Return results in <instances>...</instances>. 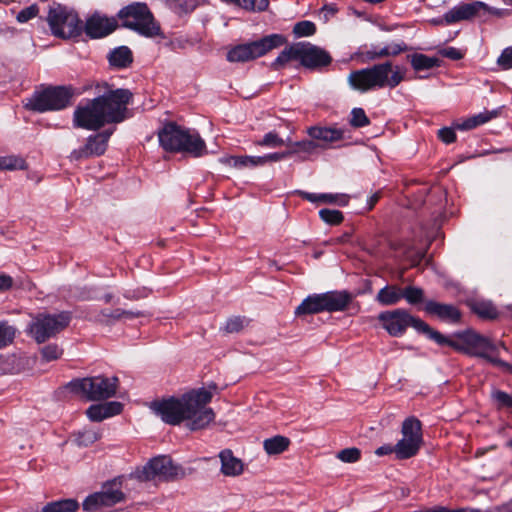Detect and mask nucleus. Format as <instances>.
<instances>
[{
	"label": "nucleus",
	"instance_id": "2eb2a0df",
	"mask_svg": "<svg viewBox=\"0 0 512 512\" xmlns=\"http://www.w3.org/2000/svg\"><path fill=\"white\" fill-rule=\"evenodd\" d=\"M481 12L490 13L498 17H503L509 14L505 9H498L490 7L488 4L482 1H475L471 3H463L449 10L445 15L444 19L446 23L451 24L462 20H469Z\"/></svg>",
	"mask_w": 512,
	"mask_h": 512
},
{
	"label": "nucleus",
	"instance_id": "c9c22d12",
	"mask_svg": "<svg viewBox=\"0 0 512 512\" xmlns=\"http://www.w3.org/2000/svg\"><path fill=\"white\" fill-rule=\"evenodd\" d=\"M424 290L416 286H406L402 288V298H404L408 304L417 305L425 301Z\"/></svg>",
	"mask_w": 512,
	"mask_h": 512
},
{
	"label": "nucleus",
	"instance_id": "c756f323",
	"mask_svg": "<svg viewBox=\"0 0 512 512\" xmlns=\"http://www.w3.org/2000/svg\"><path fill=\"white\" fill-rule=\"evenodd\" d=\"M109 62L115 67H126L132 62V53L129 48L122 46L114 49L109 54Z\"/></svg>",
	"mask_w": 512,
	"mask_h": 512
},
{
	"label": "nucleus",
	"instance_id": "4d7b16f0",
	"mask_svg": "<svg viewBox=\"0 0 512 512\" xmlns=\"http://www.w3.org/2000/svg\"><path fill=\"white\" fill-rule=\"evenodd\" d=\"M143 313L141 312H133V311H128V310H123V309H119L117 308L116 309V318H121V319H133V318H136V317H140L142 316Z\"/></svg>",
	"mask_w": 512,
	"mask_h": 512
},
{
	"label": "nucleus",
	"instance_id": "bf43d9fd",
	"mask_svg": "<svg viewBox=\"0 0 512 512\" xmlns=\"http://www.w3.org/2000/svg\"><path fill=\"white\" fill-rule=\"evenodd\" d=\"M298 194L307 201H310L312 203H320V194L308 193L305 191H299Z\"/></svg>",
	"mask_w": 512,
	"mask_h": 512
},
{
	"label": "nucleus",
	"instance_id": "20e7f679",
	"mask_svg": "<svg viewBox=\"0 0 512 512\" xmlns=\"http://www.w3.org/2000/svg\"><path fill=\"white\" fill-rule=\"evenodd\" d=\"M442 338L443 340H439L436 343L450 346L456 351L484 358L499 367L504 365V361L497 357L498 345L493 343L489 338L483 337L473 331L468 330L456 333L452 337H446L442 334Z\"/></svg>",
	"mask_w": 512,
	"mask_h": 512
},
{
	"label": "nucleus",
	"instance_id": "a18cd8bd",
	"mask_svg": "<svg viewBox=\"0 0 512 512\" xmlns=\"http://www.w3.org/2000/svg\"><path fill=\"white\" fill-rule=\"evenodd\" d=\"M315 24L310 21H301L295 24L293 32L298 37L311 36L315 33Z\"/></svg>",
	"mask_w": 512,
	"mask_h": 512
},
{
	"label": "nucleus",
	"instance_id": "0eeeda50",
	"mask_svg": "<svg viewBox=\"0 0 512 512\" xmlns=\"http://www.w3.org/2000/svg\"><path fill=\"white\" fill-rule=\"evenodd\" d=\"M46 21L51 34L63 40L76 38L83 31V22L78 13L74 9L60 4L49 8Z\"/></svg>",
	"mask_w": 512,
	"mask_h": 512
},
{
	"label": "nucleus",
	"instance_id": "37998d69",
	"mask_svg": "<svg viewBox=\"0 0 512 512\" xmlns=\"http://www.w3.org/2000/svg\"><path fill=\"white\" fill-rule=\"evenodd\" d=\"M285 141L279 137L276 132H269L264 135L263 139L256 142L258 146L276 148L285 145Z\"/></svg>",
	"mask_w": 512,
	"mask_h": 512
},
{
	"label": "nucleus",
	"instance_id": "13d9d810",
	"mask_svg": "<svg viewBox=\"0 0 512 512\" xmlns=\"http://www.w3.org/2000/svg\"><path fill=\"white\" fill-rule=\"evenodd\" d=\"M443 56L453 59V60H459L462 58V53L453 47H449L446 49L441 50L440 52Z\"/></svg>",
	"mask_w": 512,
	"mask_h": 512
},
{
	"label": "nucleus",
	"instance_id": "aec40b11",
	"mask_svg": "<svg viewBox=\"0 0 512 512\" xmlns=\"http://www.w3.org/2000/svg\"><path fill=\"white\" fill-rule=\"evenodd\" d=\"M318 297L322 307V312L343 311L352 300L351 294L347 291H329L318 294Z\"/></svg>",
	"mask_w": 512,
	"mask_h": 512
},
{
	"label": "nucleus",
	"instance_id": "393cba45",
	"mask_svg": "<svg viewBox=\"0 0 512 512\" xmlns=\"http://www.w3.org/2000/svg\"><path fill=\"white\" fill-rule=\"evenodd\" d=\"M402 299V288L397 285H387L380 289L376 300L384 306L395 305Z\"/></svg>",
	"mask_w": 512,
	"mask_h": 512
},
{
	"label": "nucleus",
	"instance_id": "79ce46f5",
	"mask_svg": "<svg viewBox=\"0 0 512 512\" xmlns=\"http://www.w3.org/2000/svg\"><path fill=\"white\" fill-rule=\"evenodd\" d=\"M350 125L359 128L370 124L369 118L366 116L362 108H353L351 111Z\"/></svg>",
	"mask_w": 512,
	"mask_h": 512
},
{
	"label": "nucleus",
	"instance_id": "dca6fc26",
	"mask_svg": "<svg viewBox=\"0 0 512 512\" xmlns=\"http://www.w3.org/2000/svg\"><path fill=\"white\" fill-rule=\"evenodd\" d=\"M112 485H105L101 491L89 495L83 502L85 511H96L103 507L113 506L124 500V493Z\"/></svg>",
	"mask_w": 512,
	"mask_h": 512
},
{
	"label": "nucleus",
	"instance_id": "9b49d317",
	"mask_svg": "<svg viewBox=\"0 0 512 512\" xmlns=\"http://www.w3.org/2000/svg\"><path fill=\"white\" fill-rule=\"evenodd\" d=\"M285 43V38L280 34H271L258 41L242 44L231 49L227 54L230 62H246L260 57L272 49Z\"/></svg>",
	"mask_w": 512,
	"mask_h": 512
},
{
	"label": "nucleus",
	"instance_id": "4be33fe9",
	"mask_svg": "<svg viewBox=\"0 0 512 512\" xmlns=\"http://www.w3.org/2000/svg\"><path fill=\"white\" fill-rule=\"evenodd\" d=\"M221 462L220 471L224 476L237 477L244 471L243 461L236 457L232 450L224 449L219 453Z\"/></svg>",
	"mask_w": 512,
	"mask_h": 512
},
{
	"label": "nucleus",
	"instance_id": "e433bc0d",
	"mask_svg": "<svg viewBox=\"0 0 512 512\" xmlns=\"http://www.w3.org/2000/svg\"><path fill=\"white\" fill-rule=\"evenodd\" d=\"M27 164L24 159L10 155L0 157V170H24Z\"/></svg>",
	"mask_w": 512,
	"mask_h": 512
},
{
	"label": "nucleus",
	"instance_id": "69168bd1",
	"mask_svg": "<svg viewBox=\"0 0 512 512\" xmlns=\"http://www.w3.org/2000/svg\"><path fill=\"white\" fill-rule=\"evenodd\" d=\"M498 512H512V506H503Z\"/></svg>",
	"mask_w": 512,
	"mask_h": 512
},
{
	"label": "nucleus",
	"instance_id": "9d476101",
	"mask_svg": "<svg viewBox=\"0 0 512 512\" xmlns=\"http://www.w3.org/2000/svg\"><path fill=\"white\" fill-rule=\"evenodd\" d=\"M71 321L69 312L57 314L40 313L29 324V333L37 343H43L64 330Z\"/></svg>",
	"mask_w": 512,
	"mask_h": 512
},
{
	"label": "nucleus",
	"instance_id": "7ed1b4c3",
	"mask_svg": "<svg viewBox=\"0 0 512 512\" xmlns=\"http://www.w3.org/2000/svg\"><path fill=\"white\" fill-rule=\"evenodd\" d=\"M402 80L403 76L401 72L398 69L393 70L390 62L354 70L347 77L349 86L353 90L361 93L384 87L394 88L399 85Z\"/></svg>",
	"mask_w": 512,
	"mask_h": 512
},
{
	"label": "nucleus",
	"instance_id": "774afa93",
	"mask_svg": "<svg viewBox=\"0 0 512 512\" xmlns=\"http://www.w3.org/2000/svg\"><path fill=\"white\" fill-rule=\"evenodd\" d=\"M324 9H325V10H327V11H329V12H331V13H335V12H336V9H334V8H332V7H327V6H325V7H324Z\"/></svg>",
	"mask_w": 512,
	"mask_h": 512
},
{
	"label": "nucleus",
	"instance_id": "f03ea898",
	"mask_svg": "<svg viewBox=\"0 0 512 512\" xmlns=\"http://www.w3.org/2000/svg\"><path fill=\"white\" fill-rule=\"evenodd\" d=\"M131 98L132 93L129 90L116 89L79 105L73 115L74 126L98 130L105 124L122 122Z\"/></svg>",
	"mask_w": 512,
	"mask_h": 512
},
{
	"label": "nucleus",
	"instance_id": "473e14b6",
	"mask_svg": "<svg viewBox=\"0 0 512 512\" xmlns=\"http://www.w3.org/2000/svg\"><path fill=\"white\" fill-rule=\"evenodd\" d=\"M406 47L402 44H392L388 45L380 50H369L365 52V56L367 60H375L388 56H396L400 54L402 51H405Z\"/></svg>",
	"mask_w": 512,
	"mask_h": 512
},
{
	"label": "nucleus",
	"instance_id": "3c124183",
	"mask_svg": "<svg viewBox=\"0 0 512 512\" xmlns=\"http://www.w3.org/2000/svg\"><path fill=\"white\" fill-rule=\"evenodd\" d=\"M497 64L504 70L512 69V46L502 51L497 59Z\"/></svg>",
	"mask_w": 512,
	"mask_h": 512
},
{
	"label": "nucleus",
	"instance_id": "58836bf2",
	"mask_svg": "<svg viewBox=\"0 0 512 512\" xmlns=\"http://www.w3.org/2000/svg\"><path fill=\"white\" fill-rule=\"evenodd\" d=\"M491 398L498 409L506 408L512 411V395L501 390H494L491 393Z\"/></svg>",
	"mask_w": 512,
	"mask_h": 512
},
{
	"label": "nucleus",
	"instance_id": "680f3d73",
	"mask_svg": "<svg viewBox=\"0 0 512 512\" xmlns=\"http://www.w3.org/2000/svg\"><path fill=\"white\" fill-rule=\"evenodd\" d=\"M376 455L383 456L390 453H395V446L391 445H384L376 449L375 451Z\"/></svg>",
	"mask_w": 512,
	"mask_h": 512
},
{
	"label": "nucleus",
	"instance_id": "c03bdc74",
	"mask_svg": "<svg viewBox=\"0 0 512 512\" xmlns=\"http://www.w3.org/2000/svg\"><path fill=\"white\" fill-rule=\"evenodd\" d=\"M361 451L356 447H350L340 450L337 458L345 463H355L360 459Z\"/></svg>",
	"mask_w": 512,
	"mask_h": 512
},
{
	"label": "nucleus",
	"instance_id": "6e6d98bb",
	"mask_svg": "<svg viewBox=\"0 0 512 512\" xmlns=\"http://www.w3.org/2000/svg\"><path fill=\"white\" fill-rule=\"evenodd\" d=\"M438 137L446 144H450L455 141L456 134L451 128L445 127L438 131Z\"/></svg>",
	"mask_w": 512,
	"mask_h": 512
},
{
	"label": "nucleus",
	"instance_id": "de8ad7c7",
	"mask_svg": "<svg viewBox=\"0 0 512 512\" xmlns=\"http://www.w3.org/2000/svg\"><path fill=\"white\" fill-rule=\"evenodd\" d=\"M247 323L248 321L244 317L235 316L229 318L225 324V331L227 333H238Z\"/></svg>",
	"mask_w": 512,
	"mask_h": 512
},
{
	"label": "nucleus",
	"instance_id": "052dcab7",
	"mask_svg": "<svg viewBox=\"0 0 512 512\" xmlns=\"http://www.w3.org/2000/svg\"><path fill=\"white\" fill-rule=\"evenodd\" d=\"M13 280L8 275H0V290H7L12 286Z\"/></svg>",
	"mask_w": 512,
	"mask_h": 512
},
{
	"label": "nucleus",
	"instance_id": "864d4df0",
	"mask_svg": "<svg viewBox=\"0 0 512 512\" xmlns=\"http://www.w3.org/2000/svg\"><path fill=\"white\" fill-rule=\"evenodd\" d=\"M116 309L114 310H103L100 312V314L98 315V322L102 323V324H112L114 323L115 321H118V320H121V318H116Z\"/></svg>",
	"mask_w": 512,
	"mask_h": 512
},
{
	"label": "nucleus",
	"instance_id": "a19ab883",
	"mask_svg": "<svg viewBox=\"0 0 512 512\" xmlns=\"http://www.w3.org/2000/svg\"><path fill=\"white\" fill-rule=\"evenodd\" d=\"M14 337L15 329L6 322L0 321V349L11 344Z\"/></svg>",
	"mask_w": 512,
	"mask_h": 512
},
{
	"label": "nucleus",
	"instance_id": "4468645a",
	"mask_svg": "<svg viewBox=\"0 0 512 512\" xmlns=\"http://www.w3.org/2000/svg\"><path fill=\"white\" fill-rule=\"evenodd\" d=\"M402 438L395 445L397 459L415 456L422 444L421 422L415 417L404 420L401 428Z\"/></svg>",
	"mask_w": 512,
	"mask_h": 512
},
{
	"label": "nucleus",
	"instance_id": "1a4fd4ad",
	"mask_svg": "<svg viewBox=\"0 0 512 512\" xmlns=\"http://www.w3.org/2000/svg\"><path fill=\"white\" fill-rule=\"evenodd\" d=\"M72 93L65 87H49L35 92L24 103V107L35 112L61 110L70 104Z\"/></svg>",
	"mask_w": 512,
	"mask_h": 512
},
{
	"label": "nucleus",
	"instance_id": "ddd939ff",
	"mask_svg": "<svg viewBox=\"0 0 512 512\" xmlns=\"http://www.w3.org/2000/svg\"><path fill=\"white\" fill-rule=\"evenodd\" d=\"M141 481L163 480L172 481L185 476V470L175 464L168 456H158L151 459L141 470L136 472Z\"/></svg>",
	"mask_w": 512,
	"mask_h": 512
},
{
	"label": "nucleus",
	"instance_id": "f704fd0d",
	"mask_svg": "<svg viewBox=\"0 0 512 512\" xmlns=\"http://www.w3.org/2000/svg\"><path fill=\"white\" fill-rule=\"evenodd\" d=\"M244 10L251 12L265 11L269 6V0H224Z\"/></svg>",
	"mask_w": 512,
	"mask_h": 512
},
{
	"label": "nucleus",
	"instance_id": "338daca9",
	"mask_svg": "<svg viewBox=\"0 0 512 512\" xmlns=\"http://www.w3.org/2000/svg\"><path fill=\"white\" fill-rule=\"evenodd\" d=\"M501 368H503V369H505V370H507V371L512 373V365H510V364H508L506 362H504V365H501Z\"/></svg>",
	"mask_w": 512,
	"mask_h": 512
},
{
	"label": "nucleus",
	"instance_id": "5701e85b",
	"mask_svg": "<svg viewBox=\"0 0 512 512\" xmlns=\"http://www.w3.org/2000/svg\"><path fill=\"white\" fill-rule=\"evenodd\" d=\"M122 407V404L116 401L95 404L91 405L86 410V415L91 421L99 422L106 418L120 414Z\"/></svg>",
	"mask_w": 512,
	"mask_h": 512
},
{
	"label": "nucleus",
	"instance_id": "49530a36",
	"mask_svg": "<svg viewBox=\"0 0 512 512\" xmlns=\"http://www.w3.org/2000/svg\"><path fill=\"white\" fill-rule=\"evenodd\" d=\"M294 153H296V150L291 149V150L284 151V152H276V153H271V154H268L265 156H259L258 163H260V166H263L268 162H277V161L283 160V159L291 156Z\"/></svg>",
	"mask_w": 512,
	"mask_h": 512
},
{
	"label": "nucleus",
	"instance_id": "09e8293b",
	"mask_svg": "<svg viewBox=\"0 0 512 512\" xmlns=\"http://www.w3.org/2000/svg\"><path fill=\"white\" fill-rule=\"evenodd\" d=\"M474 311L482 318L493 319L497 316L496 309L490 304L478 303L474 306Z\"/></svg>",
	"mask_w": 512,
	"mask_h": 512
},
{
	"label": "nucleus",
	"instance_id": "f257e3e1",
	"mask_svg": "<svg viewBox=\"0 0 512 512\" xmlns=\"http://www.w3.org/2000/svg\"><path fill=\"white\" fill-rule=\"evenodd\" d=\"M211 400V392L200 388L191 390L180 398L154 400L149 408L166 424L178 425L186 421L189 430L197 431L205 429L215 419L213 409L207 407Z\"/></svg>",
	"mask_w": 512,
	"mask_h": 512
},
{
	"label": "nucleus",
	"instance_id": "8fccbe9b",
	"mask_svg": "<svg viewBox=\"0 0 512 512\" xmlns=\"http://www.w3.org/2000/svg\"><path fill=\"white\" fill-rule=\"evenodd\" d=\"M61 354L62 350L56 344H50L41 349V355L45 361L56 360Z\"/></svg>",
	"mask_w": 512,
	"mask_h": 512
},
{
	"label": "nucleus",
	"instance_id": "c85d7f7f",
	"mask_svg": "<svg viewBox=\"0 0 512 512\" xmlns=\"http://www.w3.org/2000/svg\"><path fill=\"white\" fill-rule=\"evenodd\" d=\"M258 159L259 156H229L222 158L221 162L238 169H243L247 167L260 166V163H258Z\"/></svg>",
	"mask_w": 512,
	"mask_h": 512
},
{
	"label": "nucleus",
	"instance_id": "b1692460",
	"mask_svg": "<svg viewBox=\"0 0 512 512\" xmlns=\"http://www.w3.org/2000/svg\"><path fill=\"white\" fill-rule=\"evenodd\" d=\"M343 133L344 132L341 129L328 127L315 126L308 129V134L311 138L324 142H335L341 140L343 138Z\"/></svg>",
	"mask_w": 512,
	"mask_h": 512
},
{
	"label": "nucleus",
	"instance_id": "2f4dec72",
	"mask_svg": "<svg viewBox=\"0 0 512 512\" xmlns=\"http://www.w3.org/2000/svg\"><path fill=\"white\" fill-rule=\"evenodd\" d=\"M79 504L75 499H62L46 504L42 512H76Z\"/></svg>",
	"mask_w": 512,
	"mask_h": 512
},
{
	"label": "nucleus",
	"instance_id": "bb28decb",
	"mask_svg": "<svg viewBox=\"0 0 512 512\" xmlns=\"http://www.w3.org/2000/svg\"><path fill=\"white\" fill-rule=\"evenodd\" d=\"M290 440L287 437L277 435L264 440L263 447L268 455H277L288 449Z\"/></svg>",
	"mask_w": 512,
	"mask_h": 512
},
{
	"label": "nucleus",
	"instance_id": "603ef678",
	"mask_svg": "<svg viewBox=\"0 0 512 512\" xmlns=\"http://www.w3.org/2000/svg\"><path fill=\"white\" fill-rule=\"evenodd\" d=\"M39 12V8L36 4H33L29 7L24 8L21 10L17 15V20L21 23H25L29 21L30 19L37 16Z\"/></svg>",
	"mask_w": 512,
	"mask_h": 512
},
{
	"label": "nucleus",
	"instance_id": "6e6552de",
	"mask_svg": "<svg viewBox=\"0 0 512 512\" xmlns=\"http://www.w3.org/2000/svg\"><path fill=\"white\" fill-rule=\"evenodd\" d=\"M122 25L138 33L153 37L159 34L160 27L145 4L135 3L121 9L118 13Z\"/></svg>",
	"mask_w": 512,
	"mask_h": 512
},
{
	"label": "nucleus",
	"instance_id": "f3484780",
	"mask_svg": "<svg viewBox=\"0 0 512 512\" xmlns=\"http://www.w3.org/2000/svg\"><path fill=\"white\" fill-rule=\"evenodd\" d=\"M298 61L302 66L316 69L328 66L332 58L324 49L309 42H298Z\"/></svg>",
	"mask_w": 512,
	"mask_h": 512
},
{
	"label": "nucleus",
	"instance_id": "423d86ee",
	"mask_svg": "<svg viewBox=\"0 0 512 512\" xmlns=\"http://www.w3.org/2000/svg\"><path fill=\"white\" fill-rule=\"evenodd\" d=\"M378 320L389 335L394 337L401 336L408 327H413L435 342L443 340L440 332L431 328L420 318L414 317L405 309L382 312L378 315Z\"/></svg>",
	"mask_w": 512,
	"mask_h": 512
},
{
	"label": "nucleus",
	"instance_id": "72a5a7b5",
	"mask_svg": "<svg viewBox=\"0 0 512 512\" xmlns=\"http://www.w3.org/2000/svg\"><path fill=\"white\" fill-rule=\"evenodd\" d=\"M296 50H298V43L286 47L272 63L273 68L279 70L292 60L298 61V53Z\"/></svg>",
	"mask_w": 512,
	"mask_h": 512
},
{
	"label": "nucleus",
	"instance_id": "ea45409f",
	"mask_svg": "<svg viewBox=\"0 0 512 512\" xmlns=\"http://www.w3.org/2000/svg\"><path fill=\"white\" fill-rule=\"evenodd\" d=\"M320 218L329 225H338L343 221V214L339 210L321 209Z\"/></svg>",
	"mask_w": 512,
	"mask_h": 512
},
{
	"label": "nucleus",
	"instance_id": "a211bd4d",
	"mask_svg": "<svg viewBox=\"0 0 512 512\" xmlns=\"http://www.w3.org/2000/svg\"><path fill=\"white\" fill-rule=\"evenodd\" d=\"M117 27V20L99 13L90 16L83 29L91 38H102L112 33Z\"/></svg>",
	"mask_w": 512,
	"mask_h": 512
},
{
	"label": "nucleus",
	"instance_id": "cd10ccee",
	"mask_svg": "<svg viewBox=\"0 0 512 512\" xmlns=\"http://www.w3.org/2000/svg\"><path fill=\"white\" fill-rule=\"evenodd\" d=\"M322 312L318 294H314L305 298L296 308L295 315L302 316L308 314H316Z\"/></svg>",
	"mask_w": 512,
	"mask_h": 512
},
{
	"label": "nucleus",
	"instance_id": "7c9ffc66",
	"mask_svg": "<svg viewBox=\"0 0 512 512\" xmlns=\"http://www.w3.org/2000/svg\"><path fill=\"white\" fill-rule=\"evenodd\" d=\"M410 62L414 70L421 71L438 67L441 61L437 57H429L424 54L416 53L410 56Z\"/></svg>",
	"mask_w": 512,
	"mask_h": 512
},
{
	"label": "nucleus",
	"instance_id": "a878e982",
	"mask_svg": "<svg viewBox=\"0 0 512 512\" xmlns=\"http://www.w3.org/2000/svg\"><path fill=\"white\" fill-rule=\"evenodd\" d=\"M498 116L497 110L480 112L477 115L471 116L461 123L457 124V128L460 130L474 129L479 125L485 124L488 121Z\"/></svg>",
	"mask_w": 512,
	"mask_h": 512
},
{
	"label": "nucleus",
	"instance_id": "4c0bfd02",
	"mask_svg": "<svg viewBox=\"0 0 512 512\" xmlns=\"http://www.w3.org/2000/svg\"><path fill=\"white\" fill-rule=\"evenodd\" d=\"M99 432L92 429H84L75 435V441L79 446H89L100 439Z\"/></svg>",
	"mask_w": 512,
	"mask_h": 512
},
{
	"label": "nucleus",
	"instance_id": "5fc2aeb1",
	"mask_svg": "<svg viewBox=\"0 0 512 512\" xmlns=\"http://www.w3.org/2000/svg\"><path fill=\"white\" fill-rule=\"evenodd\" d=\"M290 145L292 146V149L296 150V152L301 150L304 152L311 153L312 151H314L317 148V144L310 140L290 143Z\"/></svg>",
	"mask_w": 512,
	"mask_h": 512
},
{
	"label": "nucleus",
	"instance_id": "f8f14e48",
	"mask_svg": "<svg viewBox=\"0 0 512 512\" xmlns=\"http://www.w3.org/2000/svg\"><path fill=\"white\" fill-rule=\"evenodd\" d=\"M118 379L102 376L83 378L70 383L73 391L84 395L88 400L97 401L116 394Z\"/></svg>",
	"mask_w": 512,
	"mask_h": 512
},
{
	"label": "nucleus",
	"instance_id": "0e129e2a",
	"mask_svg": "<svg viewBox=\"0 0 512 512\" xmlns=\"http://www.w3.org/2000/svg\"><path fill=\"white\" fill-rule=\"evenodd\" d=\"M379 198H380V195L378 193L373 194L369 198V200H368L369 209H372L374 207V205L378 202Z\"/></svg>",
	"mask_w": 512,
	"mask_h": 512
},
{
	"label": "nucleus",
	"instance_id": "412c9836",
	"mask_svg": "<svg viewBox=\"0 0 512 512\" xmlns=\"http://www.w3.org/2000/svg\"><path fill=\"white\" fill-rule=\"evenodd\" d=\"M424 309L428 314L435 315L443 321L457 323L461 318L460 311L451 304H444L429 300L425 302Z\"/></svg>",
	"mask_w": 512,
	"mask_h": 512
},
{
	"label": "nucleus",
	"instance_id": "6ab92c4d",
	"mask_svg": "<svg viewBox=\"0 0 512 512\" xmlns=\"http://www.w3.org/2000/svg\"><path fill=\"white\" fill-rule=\"evenodd\" d=\"M110 132H102L96 135L90 136L87 139V143L84 147L74 150L71 153V157L75 160L82 158H88L91 156L102 155L107 148V142L110 137Z\"/></svg>",
	"mask_w": 512,
	"mask_h": 512
},
{
	"label": "nucleus",
	"instance_id": "e2e57ef3",
	"mask_svg": "<svg viewBox=\"0 0 512 512\" xmlns=\"http://www.w3.org/2000/svg\"><path fill=\"white\" fill-rule=\"evenodd\" d=\"M320 203H335L338 196L333 194H320Z\"/></svg>",
	"mask_w": 512,
	"mask_h": 512
},
{
	"label": "nucleus",
	"instance_id": "39448f33",
	"mask_svg": "<svg viewBox=\"0 0 512 512\" xmlns=\"http://www.w3.org/2000/svg\"><path fill=\"white\" fill-rule=\"evenodd\" d=\"M161 147L169 152H186L194 157L207 153L206 144L197 132L190 131L175 123L166 124L159 132Z\"/></svg>",
	"mask_w": 512,
	"mask_h": 512
}]
</instances>
